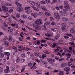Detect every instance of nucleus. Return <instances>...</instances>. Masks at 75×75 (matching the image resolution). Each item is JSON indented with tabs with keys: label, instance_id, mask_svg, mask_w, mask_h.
<instances>
[{
	"label": "nucleus",
	"instance_id": "ea45409f",
	"mask_svg": "<svg viewBox=\"0 0 75 75\" xmlns=\"http://www.w3.org/2000/svg\"><path fill=\"white\" fill-rule=\"evenodd\" d=\"M63 11H64V12H68V10L67 9H63Z\"/></svg>",
	"mask_w": 75,
	"mask_h": 75
},
{
	"label": "nucleus",
	"instance_id": "680f3d73",
	"mask_svg": "<svg viewBox=\"0 0 75 75\" xmlns=\"http://www.w3.org/2000/svg\"><path fill=\"white\" fill-rule=\"evenodd\" d=\"M16 17L17 18H20V15L18 14H17L16 15Z\"/></svg>",
	"mask_w": 75,
	"mask_h": 75
},
{
	"label": "nucleus",
	"instance_id": "864d4df0",
	"mask_svg": "<svg viewBox=\"0 0 75 75\" xmlns=\"http://www.w3.org/2000/svg\"><path fill=\"white\" fill-rule=\"evenodd\" d=\"M25 53H24L23 54H21V57H25Z\"/></svg>",
	"mask_w": 75,
	"mask_h": 75
},
{
	"label": "nucleus",
	"instance_id": "6e6552de",
	"mask_svg": "<svg viewBox=\"0 0 75 75\" xmlns=\"http://www.w3.org/2000/svg\"><path fill=\"white\" fill-rule=\"evenodd\" d=\"M69 15V14L68 12H64L62 14V16H64V17H66V16H68Z\"/></svg>",
	"mask_w": 75,
	"mask_h": 75
},
{
	"label": "nucleus",
	"instance_id": "e433bc0d",
	"mask_svg": "<svg viewBox=\"0 0 75 75\" xmlns=\"http://www.w3.org/2000/svg\"><path fill=\"white\" fill-rule=\"evenodd\" d=\"M33 63H29L28 64V66H29V67H32V66H33Z\"/></svg>",
	"mask_w": 75,
	"mask_h": 75
},
{
	"label": "nucleus",
	"instance_id": "423d86ee",
	"mask_svg": "<svg viewBox=\"0 0 75 75\" xmlns=\"http://www.w3.org/2000/svg\"><path fill=\"white\" fill-rule=\"evenodd\" d=\"M17 11L18 12L20 13L23 11V8L21 7H18L17 9Z\"/></svg>",
	"mask_w": 75,
	"mask_h": 75
},
{
	"label": "nucleus",
	"instance_id": "69168bd1",
	"mask_svg": "<svg viewBox=\"0 0 75 75\" xmlns=\"http://www.w3.org/2000/svg\"><path fill=\"white\" fill-rule=\"evenodd\" d=\"M59 8L61 9H63L64 7H63V6H62L61 5V6H59Z\"/></svg>",
	"mask_w": 75,
	"mask_h": 75
},
{
	"label": "nucleus",
	"instance_id": "c9c22d12",
	"mask_svg": "<svg viewBox=\"0 0 75 75\" xmlns=\"http://www.w3.org/2000/svg\"><path fill=\"white\" fill-rule=\"evenodd\" d=\"M6 6H11V4L10 3H6L5 4Z\"/></svg>",
	"mask_w": 75,
	"mask_h": 75
},
{
	"label": "nucleus",
	"instance_id": "a211bd4d",
	"mask_svg": "<svg viewBox=\"0 0 75 75\" xmlns=\"http://www.w3.org/2000/svg\"><path fill=\"white\" fill-rule=\"evenodd\" d=\"M34 54L35 55L36 57H39V53L38 52H34Z\"/></svg>",
	"mask_w": 75,
	"mask_h": 75
},
{
	"label": "nucleus",
	"instance_id": "f03ea898",
	"mask_svg": "<svg viewBox=\"0 0 75 75\" xmlns=\"http://www.w3.org/2000/svg\"><path fill=\"white\" fill-rule=\"evenodd\" d=\"M67 23H66V22H64L61 24V25H62V26L61 29L62 31H64V30H65V28H66V26L65 25Z\"/></svg>",
	"mask_w": 75,
	"mask_h": 75
},
{
	"label": "nucleus",
	"instance_id": "1a4fd4ad",
	"mask_svg": "<svg viewBox=\"0 0 75 75\" xmlns=\"http://www.w3.org/2000/svg\"><path fill=\"white\" fill-rule=\"evenodd\" d=\"M64 2L65 3L63 4L64 6H69L68 4V1H64Z\"/></svg>",
	"mask_w": 75,
	"mask_h": 75
},
{
	"label": "nucleus",
	"instance_id": "a18cd8bd",
	"mask_svg": "<svg viewBox=\"0 0 75 75\" xmlns=\"http://www.w3.org/2000/svg\"><path fill=\"white\" fill-rule=\"evenodd\" d=\"M41 3L42 4H46L45 2L44 1H41Z\"/></svg>",
	"mask_w": 75,
	"mask_h": 75
},
{
	"label": "nucleus",
	"instance_id": "39448f33",
	"mask_svg": "<svg viewBox=\"0 0 75 75\" xmlns=\"http://www.w3.org/2000/svg\"><path fill=\"white\" fill-rule=\"evenodd\" d=\"M64 71L65 72H69L70 71V68L69 67H66L64 68Z\"/></svg>",
	"mask_w": 75,
	"mask_h": 75
},
{
	"label": "nucleus",
	"instance_id": "0e129e2a",
	"mask_svg": "<svg viewBox=\"0 0 75 75\" xmlns=\"http://www.w3.org/2000/svg\"><path fill=\"white\" fill-rule=\"evenodd\" d=\"M59 38L57 37V36L56 35V36H55L54 38V39L56 40H57Z\"/></svg>",
	"mask_w": 75,
	"mask_h": 75
},
{
	"label": "nucleus",
	"instance_id": "2f4dec72",
	"mask_svg": "<svg viewBox=\"0 0 75 75\" xmlns=\"http://www.w3.org/2000/svg\"><path fill=\"white\" fill-rule=\"evenodd\" d=\"M12 36H9V41L11 42L12 41Z\"/></svg>",
	"mask_w": 75,
	"mask_h": 75
},
{
	"label": "nucleus",
	"instance_id": "412c9836",
	"mask_svg": "<svg viewBox=\"0 0 75 75\" xmlns=\"http://www.w3.org/2000/svg\"><path fill=\"white\" fill-rule=\"evenodd\" d=\"M15 4L17 5V6H19V7H22V4L18 3V2H16Z\"/></svg>",
	"mask_w": 75,
	"mask_h": 75
},
{
	"label": "nucleus",
	"instance_id": "58836bf2",
	"mask_svg": "<svg viewBox=\"0 0 75 75\" xmlns=\"http://www.w3.org/2000/svg\"><path fill=\"white\" fill-rule=\"evenodd\" d=\"M57 46V45H56V44L54 43L53 44V45L52 46V47L53 48H55V47Z\"/></svg>",
	"mask_w": 75,
	"mask_h": 75
},
{
	"label": "nucleus",
	"instance_id": "6e6d98bb",
	"mask_svg": "<svg viewBox=\"0 0 75 75\" xmlns=\"http://www.w3.org/2000/svg\"><path fill=\"white\" fill-rule=\"evenodd\" d=\"M52 25H55V23L54 22H52L51 23Z\"/></svg>",
	"mask_w": 75,
	"mask_h": 75
},
{
	"label": "nucleus",
	"instance_id": "3c124183",
	"mask_svg": "<svg viewBox=\"0 0 75 75\" xmlns=\"http://www.w3.org/2000/svg\"><path fill=\"white\" fill-rule=\"evenodd\" d=\"M25 59H23L21 60V63H23V62L25 61Z\"/></svg>",
	"mask_w": 75,
	"mask_h": 75
},
{
	"label": "nucleus",
	"instance_id": "6ab92c4d",
	"mask_svg": "<svg viewBox=\"0 0 75 75\" xmlns=\"http://www.w3.org/2000/svg\"><path fill=\"white\" fill-rule=\"evenodd\" d=\"M29 2L31 4L32 6H35V2L33 1H30Z\"/></svg>",
	"mask_w": 75,
	"mask_h": 75
},
{
	"label": "nucleus",
	"instance_id": "a878e982",
	"mask_svg": "<svg viewBox=\"0 0 75 75\" xmlns=\"http://www.w3.org/2000/svg\"><path fill=\"white\" fill-rule=\"evenodd\" d=\"M70 32L71 33H74L75 32V29L74 28H71L70 30Z\"/></svg>",
	"mask_w": 75,
	"mask_h": 75
},
{
	"label": "nucleus",
	"instance_id": "e2e57ef3",
	"mask_svg": "<svg viewBox=\"0 0 75 75\" xmlns=\"http://www.w3.org/2000/svg\"><path fill=\"white\" fill-rule=\"evenodd\" d=\"M19 41H23V38L19 37Z\"/></svg>",
	"mask_w": 75,
	"mask_h": 75
},
{
	"label": "nucleus",
	"instance_id": "052dcab7",
	"mask_svg": "<svg viewBox=\"0 0 75 75\" xmlns=\"http://www.w3.org/2000/svg\"><path fill=\"white\" fill-rule=\"evenodd\" d=\"M8 31L9 32H10L11 33V32H12V31H13V29H9Z\"/></svg>",
	"mask_w": 75,
	"mask_h": 75
},
{
	"label": "nucleus",
	"instance_id": "2eb2a0df",
	"mask_svg": "<svg viewBox=\"0 0 75 75\" xmlns=\"http://www.w3.org/2000/svg\"><path fill=\"white\" fill-rule=\"evenodd\" d=\"M30 13H32V10L31 9H29L26 11V14H30Z\"/></svg>",
	"mask_w": 75,
	"mask_h": 75
},
{
	"label": "nucleus",
	"instance_id": "b1692460",
	"mask_svg": "<svg viewBox=\"0 0 75 75\" xmlns=\"http://www.w3.org/2000/svg\"><path fill=\"white\" fill-rule=\"evenodd\" d=\"M41 8H42V10H43V11H47V9L45 7H42L41 6Z\"/></svg>",
	"mask_w": 75,
	"mask_h": 75
},
{
	"label": "nucleus",
	"instance_id": "4d7b16f0",
	"mask_svg": "<svg viewBox=\"0 0 75 75\" xmlns=\"http://www.w3.org/2000/svg\"><path fill=\"white\" fill-rule=\"evenodd\" d=\"M4 25L6 27H8V25H7V24H6V23H4Z\"/></svg>",
	"mask_w": 75,
	"mask_h": 75
},
{
	"label": "nucleus",
	"instance_id": "13d9d810",
	"mask_svg": "<svg viewBox=\"0 0 75 75\" xmlns=\"http://www.w3.org/2000/svg\"><path fill=\"white\" fill-rule=\"evenodd\" d=\"M18 47L19 48H23V46L22 45L18 46Z\"/></svg>",
	"mask_w": 75,
	"mask_h": 75
},
{
	"label": "nucleus",
	"instance_id": "473e14b6",
	"mask_svg": "<svg viewBox=\"0 0 75 75\" xmlns=\"http://www.w3.org/2000/svg\"><path fill=\"white\" fill-rule=\"evenodd\" d=\"M36 30H41V28L40 26L38 25Z\"/></svg>",
	"mask_w": 75,
	"mask_h": 75
},
{
	"label": "nucleus",
	"instance_id": "603ef678",
	"mask_svg": "<svg viewBox=\"0 0 75 75\" xmlns=\"http://www.w3.org/2000/svg\"><path fill=\"white\" fill-rule=\"evenodd\" d=\"M28 19L30 20H31L33 19V18L31 16H29L28 17Z\"/></svg>",
	"mask_w": 75,
	"mask_h": 75
},
{
	"label": "nucleus",
	"instance_id": "4468645a",
	"mask_svg": "<svg viewBox=\"0 0 75 75\" xmlns=\"http://www.w3.org/2000/svg\"><path fill=\"white\" fill-rule=\"evenodd\" d=\"M4 54L6 56H9V55H10V53L6 52H4Z\"/></svg>",
	"mask_w": 75,
	"mask_h": 75
},
{
	"label": "nucleus",
	"instance_id": "ddd939ff",
	"mask_svg": "<svg viewBox=\"0 0 75 75\" xmlns=\"http://www.w3.org/2000/svg\"><path fill=\"white\" fill-rule=\"evenodd\" d=\"M51 24V22L50 21H46L44 23V24L45 25H49Z\"/></svg>",
	"mask_w": 75,
	"mask_h": 75
},
{
	"label": "nucleus",
	"instance_id": "774afa93",
	"mask_svg": "<svg viewBox=\"0 0 75 75\" xmlns=\"http://www.w3.org/2000/svg\"><path fill=\"white\" fill-rule=\"evenodd\" d=\"M69 49L70 51H72V48L71 47H69Z\"/></svg>",
	"mask_w": 75,
	"mask_h": 75
},
{
	"label": "nucleus",
	"instance_id": "49530a36",
	"mask_svg": "<svg viewBox=\"0 0 75 75\" xmlns=\"http://www.w3.org/2000/svg\"><path fill=\"white\" fill-rule=\"evenodd\" d=\"M40 3H38L36 4V6L38 8H40Z\"/></svg>",
	"mask_w": 75,
	"mask_h": 75
},
{
	"label": "nucleus",
	"instance_id": "7ed1b4c3",
	"mask_svg": "<svg viewBox=\"0 0 75 75\" xmlns=\"http://www.w3.org/2000/svg\"><path fill=\"white\" fill-rule=\"evenodd\" d=\"M54 14L55 16V18L56 19H57V20H59V19H60V16L59 14L57 12H55L54 13Z\"/></svg>",
	"mask_w": 75,
	"mask_h": 75
},
{
	"label": "nucleus",
	"instance_id": "8fccbe9b",
	"mask_svg": "<svg viewBox=\"0 0 75 75\" xmlns=\"http://www.w3.org/2000/svg\"><path fill=\"white\" fill-rule=\"evenodd\" d=\"M16 62H19L20 61V57H18L16 59Z\"/></svg>",
	"mask_w": 75,
	"mask_h": 75
},
{
	"label": "nucleus",
	"instance_id": "f257e3e1",
	"mask_svg": "<svg viewBox=\"0 0 75 75\" xmlns=\"http://www.w3.org/2000/svg\"><path fill=\"white\" fill-rule=\"evenodd\" d=\"M35 23L36 24H37L38 25H40V24H42L43 22L42 21V20L41 19H39L36 20L35 22Z\"/></svg>",
	"mask_w": 75,
	"mask_h": 75
},
{
	"label": "nucleus",
	"instance_id": "4be33fe9",
	"mask_svg": "<svg viewBox=\"0 0 75 75\" xmlns=\"http://www.w3.org/2000/svg\"><path fill=\"white\" fill-rule=\"evenodd\" d=\"M4 54L3 53L0 52V58H3L4 57Z\"/></svg>",
	"mask_w": 75,
	"mask_h": 75
},
{
	"label": "nucleus",
	"instance_id": "c756f323",
	"mask_svg": "<svg viewBox=\"0 0 75 75\" xmlns=\"http://www.w3.org/2000/svg\"><path fill=\"white\" fill-rule=\"evenodd\" d=\"M44 52L45 54H50V52H49L48 51L46 50H45L43 51Z\"/></svg>",
	"mask_w": 75,
	"mask_h": 75
},
{
	"label": "nucleus",
	"instance_id": "79ce46f5",
	"mask_svg": "<svg viewBox=\"0 0 75 75\" xmlns=\"http://www.w3.org/2000/svg\"><path fill=\"white\" fill-rule=\"evenodd\" d=\"M50 1H51V0H46L45 2L47 4H49L50 3Z\"/></svg>",
	"mask_w": 75,
	"mask_h": 75
},
{
	"label": "nucleus",
	"instance_id": "f704fd0d",
	"mask_svg": "<svg viewBox=\"0 0 75 75\" xmlns=\"http://www.w3.org/2000/svg\"><path fill=\"white\" fill-rule=\"evenodd\" d=\"M66 55L67 56L68 55L67 58H71V54L69 53L66 54Z\"/></svg>",
	"mask_w": 75,
	"mask_h": 75
},
{
	"label": "nucleus",
	"instance_id": "cd10ccee",
	"mask_svg": "<svg viewBox=\"0 0 75 75\" xmlns=\"http://www.w3.org/2000/svg\"><path fill=\"white\" fill-rule=\"evenodd\" d=\"M47 61L48 62H49L50 64H52V62H51V59L50 58L47 59Z\"/></svg>",
	"mask_w": 75,
	"mask_h": 75
},
{
	"label": "nucleus",
	"instance_id": "f3484780",
	"mask_svg": "<svg viewBox=\"0 0 75 75\" xmlns=\"http://www.w3.org/2000/svg\"><path fill=\"white\" fill-rule=\"evenodd\" d=\"M0 27L4 31H6V28L5 27H4V26H3V25H1V26Z\"/></svg>",
	"mask_w": 75,
	"mask_h": 75
},
{
	"label": "nucleus",
	"instance_id": "bb28decb",
	"mask_svg": "<svg viewBox=\"0 0 75 75\" xmlns=\"http://www.w3.org/2000/svg\"><path fill=\"white\" fill-rule=\"evenodd\" d=\"M35 71L37 73H38V74H42V71H37V70H36Z\"/></svg>",
	"mask_w": 75,
	"mask_h": 75
},
{
	"label": "nucleus",
	"instance_id": "393cba45",
	"mask_svg": "<svg viewBox=\"0 0 75 75\" xmlns=\"http://www.w3.org/2000/svg\"><path fill=\"white\" fill-rule=\"evenodd\" d=\"M4 44L6 46H8L9 45V43L7 41L4 42Z\"/></svg>",
	"mask_w": 75,
	"mask_h": 75
},
{
	"label": "nucleus",
	"instance_id": "0eeeda50",
	"mask_svg": "<svg viewBox=\"0 0 75 75\" xmlns=\"http://www.w3.org/2000/svg\"><path fill=\"white\" fill-rule=\"evenodd\" d=\"M62 19L63 21H65V22H67V21H68V18L67 17H62Z\"/></svg>",
	"mask_w": 75,
	"mask_h": 75
},
{
	"label": "nucleus",
	"instance_id": "a19ab883",
	"mask_svg": "<svg viewBox=\"0 0 75 75\" xmlns=\"http://www.w3.org/2000/svg\"><path fill=\"white\" fill-rule=\"evenodd\" d=\"M14 35L15 36L17 37V36H18V35H19V34H18V33L16 32L14 33Z\"/></svg>",
	"mask_w": 75,
	"mask_h": 75
},
{
	"label": "nucleus",
	"instance_id": "9d476101",
	"mask_svg": "<svg viewBox=\"0 0 75 75\" xmlns=\"http://www.w3.org/2000/svg\"><path fill=\"white\" fill-rule=\"evenodd\" d=\"M31 16H32L34 17V18H35L37 17L38 16V14L36 13H31Z\"/></svg>",
	"mask_w": 75,
	"mask_h": 75
},
{
	"label": "nucleus",
	"instance_id": "4c0bfd02",
	"mask_svg": "<svg viewBox=\"0 0 75 75\" xmlns=\"http://www.w3.org/2000/svg\"><path fill=\"white\" fill-rule=\"evenodd\" d=\"M12 49L16 50H17V46H13L12 47Z\"/></svg>",
	"mask_w": 75,
	"mask_h": 75
},
{
	"label": "nucleus",
	"instance_id": "37998d69",
	"mask_svg": "<svg viewBox=\"0 0 75 75\" xmlns=\"http://www.w3.org/2000/svg\"><path fill=\"white\" fill-rule=\"evenodd\" d=\"M30 8H31V7L30 6L26 7L25 8V10H28V9H30Z\"/></svg>",
	"mask_w": 75,
	"mask_h": 75
},
{
	"label": "nucleus",
	"instance_id": "dca6fc26",
	"mask_svg": "<svg viewBox=\"0 0 75 75\" xmlns=\"http://www.w3.org/2000/svg\"><path fill=\"white\" fill-rule=\"evenodd\" d=\"M27 16L25 14H22L21 16V17L22 18H23V19H25L27 18Z\"/></svg>",
	"mask_w": 75,
	"mask_h": 75
},
{
	"label": "nucleus",
	"instance_id": "aec40b11",
	"mask_svg": "<svg viewBox=\"0 0 75 75\" xmlns=\"http://www.w3.org/2000/svg\"><path fill=\"white\" fill-rule=\"evenodd\" d=\"M38 26V25H37V24L35 23L33 25V28H34L35 29H36V30H37Z\"/></svg>",
	"mask_w": 75,
	"mask_h": 75
},
{
	"label": "nucleus",
	"instance_id": "20e7f679",
	"mask_svg": "<svg viewBox=\"0 0 75 75\" xmlns=\"http://www.w3.org/2000/svg\"><path fill=\"white\" fill-rule=\"evenodd\" d=\"M2 9L4 12H8V8L5 6H2Z\"/></svg>",
	"mask_w": 75,
	"mask_h": 75
},
{
	"label": "nucleus",
	"instance_id": "c03bdc74",
	"mask_svg": "<svg viewBox=\"0 0 75 75\" xmlns=\"http://www.w3.org/2000/svg\"><path fill=\"white\" fill-rule=\"evenodd\" d=\"M59 73H61L60 74H59V75H63V74H64V71H59Z\"/></svg>",
	"mask_w": 75,
	"mask_h": 75
},
{
	"label": "nucleus",
	"instance_id": "5701e85b",
	"mask_svg": "<svg viewBox=\"0 0 75 75\" xmlns=\"http://www.w3.org/2000/svg\"><path fill=\"white\" fill-rule=\"evenodd\" d=\"M10 70L9 69H5L4 72L5 73H8L10 72Z\"/></svg>",
	"mask_w": 75,
	"mask_h": 75
},
{
	"label": "nucleus",
	"instance_id": "338daca9",
	"mask_svg": "<svg viewBox=\"0 0 75 75\" xmlns=\"http://www.w3.org/2000/svg\"><path fill=\"white\" fill-rule=\"evenodd\" d=\"M8 40V38H7V37H5L3 39L4 41V40Z\"/></svg>",
	"mask_w": 75,
	"mask_h": 75
},
{
	"label": "nucleus",
	"instance_id": "f8f14e48",
	"mask_svg": "<svg viewBox=\"0 0 75 75\" xmlns=\"http://www.w3.org/2000/svg\"><path fill=\"white\" fill-rule=\"evenodd\" d=\"M61 67H64L67 66V63H62L60 65Z\"/></svg>",
	"mask_w": 75,
	"mask_h": 75
},
{
	"label": "nucleus",
	"instance_id": "5fc2aeb1",
	"mask_svg": "<svg viewBox=\"0 0 75 75\" xmlns=\"http://www.w3.org/2000/svg\"><path fill=\"white\" fill-rule=\"evenodd\" d=\"M3 69L1 67L0 68V72H3Z\"/></svg>",
	"mask_w": 75,
	"mask_h": 75
},
{
	"label": "nucleus",
	"instance_id": "bf43d9fd",
	"mask_svg": "<svg viewBox=\"0 0 75 75\" xmlns=\"http://www.w3.org/2000/svg\"><path fill=\"white\" fill-rule=\"evenodd\" d=\"M41 42H46L47 41L44 40L42 39L41 40Z\"/></svg>",
	"mask_w": 75,
	"mask_h": 75
},
{
	"label": "nucleus",
	"instance_id": "9b49d317",
	"mask_svg": "<svg viewBox=\"0 0 75 75\" xmlns=\"http://www.w3.org/2000/svg\"><path fill=\"white\" fill-rule=\"evenodd\" d=\"M45 35H46V36H47V37H52V36H53V34L51 33H47V34H45Z\"/></svg>",
	"mask_w": 75,
	"mask_h": 75
},
{
	"label": "nucleus",
	"instance_id": "de8ad7c7",
	"mask_svg": "<svg viewBox=\"0 0 75 75\" xmlns=\"http://www.w3.org/2000/svg\"><path fill=\"white\" fill-rule=\"evenodd\" d=\"M35 47H34V46H33V47L35 48H38V45L37 44H35Z\"/></svg>",
	"mask_w": 75,
	"mask_h": 75
},
{
	"label": "nucleus",
	"instance_id": "7c9ffc66",
	"mask_svg": "<svg viewBox=\"0 0 75 75\" xmlns=\"http://www.w3.org/2000/svg\"><path fill=\"white\" fill-rule=\"evenodd\" d=\"M15 69H16V68H15V67L13 66L11 68V70L12 71H15Z\"/></svg>",
	"mask_w": 75,
	"mask_h": 75
},
{
	"label": "nucleus",
	"instance_id": "09e8293b",
	"mask_svg": "<svg viewBox=\"0 0 75 75\" xmlns=\"http://www.w3.org/2000/svg\"><path fill=\"white\" fill-rule=\"evenodd\" d=\"M73 24H74V23H73L72 22H70L69 23V25L70 26H71V25H73Z\"/></svg>",
	"mask_w": 75,
	"mask_h": 75
},
{
	"label": "nucleus",
	"instance_id": "72a5a7b5",
	"mask_svg": "<svg viewBox=\"0 0 75 75\" xmlns=\"http://www.w3.org/2000/svg\"><path fill=\"white\" fill-rule=\"evenodd\" d=\"M45 14L46 16H51V14L48 13V12H45Z\"/></svg>",
	"mask_w": 75,
	"mask_h": 75
},
{
	"label": "nucleus",
	"instance_id": "c85d7f7f",
	"mask_svg": "<svg viewBox=\"0 0 75 75\" xmlns=\"http://www.w3.org/2000/svg\"><path fill=\"white\" fill-rule=\"evenodd\" d=\"M64 8L67 9V10H70L71 9V7L69 6H64Z\"/></svg>",
	"mask_w": 75,
	"mask_h": 75
}]
</instances>
